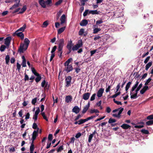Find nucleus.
Segmentation results:
<instances>
[{
	"mask_svg": "<svg viewBox=\"0 0 153 153\" xmlns=\"http://www.w3.org/2000/svg\"><path fill=\"white\" fill-rule=\"evenodd\" d=\"M7 47L6 45H1L0 48V51L1 52L4 51Z\"/></svg>",
	"mask_w": 153,
	"mask_h": 153,
	"instance_id": "7c9ffc66",
	"label": "nucleus"
},
{
	"mask_svg": "<svg viewBox=\"0 0 153 153\" xmlns=\"http://www.w3.org/2000/svg\"><path fill=\"white\" fill-rule=\"evenodd\" d=\"M152 62H149L148 63L146 66L145 69L147 71L149 68L152 66Z\"/></svg>",
	"mask_w": 153,
	"mask_h": 153,
	"instance_id": "bb28decb",
	"label": "nucleus"
},
{
	"mask_svg": "<svg viewBox=\"0 0 153 153\" xmlns=\"http://www.w3.org/2000/svg\"><path fill=\"white\" fill-rule=\"evenodd\" d=\"M137 87L134 85L131 88V89L130 90V94L131 96V95H132V92L135 90V89L137 88Z\"/></svg>",
	"mask_w": 153,
	"mask_h": 153,
	"instance_id": "79ce46f5",
	"label": "nucleus"
},
{
	"mask_svg": "<svg viewBox=\"0 0 153 153\" xmlns=\"http://www.w3.org/2000/svg\"><path fill=\"white\" fill-rule=\"evenodd\" d=\"M36 76V77L35 78V80L36 83H38L42 79V77L40 75V74H39Z\"/></svg>",
	"mask_w": 153,
	"mask_h": 153,
	"instance_id": "5701e85b",
	"label": "nucleus"
},
{
	"mask_svg": "<svg viewBox=\"0 0 153 153\" xmlns=\"http://www.w3.org/2000/svg\"><path fill=\"white\" fill-rule=\"evenodd\" d=\"M65 68L64 70L66 71L67 73H68L72 71L73 69L72 66L71 65H66L65 66Z\"/></svg>",
	"mask_w": 153,
	"mask_h": 153,
	"instance_id": "1a4fd4ad",
	"label": "nucleus"
},
{
	"mask_svg": "<svg viewBox=\"0 0 153 153\" xmlns=\"http://www.w3.org/2000/svg\"><path fill=\"white\" fill-rule=\"evenodd\" d=\"M62 11L61 10H60L57 13L56 18L57 20H58L59 17L60 16Z\"/></svg>",
	"mask_w": 153,
	"mask_h": 153,
	"instance_id": "c9c22d12",
	"label": "nucleus"
},
{
	"mask_svg": "<svg viewBox=\"0 0 153 153\" xmlns=\"http://www.w3.org/2000/svg\"><path fill=\"white\" fill-rule=\"evenodd\" d=\"M96 95V94L95 93H94L93 94L92 96H91L90 100L91 101H92L93 100H94L95 99V97Z\"/></svg>",
	"mask_w": 153,
	"mask_h": 153,
	"instance_id": "8fccbe9b",
	"label": "nucleus"
},
{
	"mask_svg": "<svg viewBox=\"0 0 153 153\" xmlns=\"http://www.w3.org/2000/svg\"><path fill=\"white\" fill-rule=\"evenodd\" d=\"M56 42H58V43H55V44H58V47L63 48L65 45V40L63 39H61L57 41Z\"/></svg>",
	"mask_w": 153,
	"mask_h": 153,
	"instance_id": "6e6552de",
	"label": "nucleus"
},
{
	"mask_svg": "<svg viewBox=\"0 0 153 153\" xmlns=\"http://www.w3.org/2000/svg\"><path fill=\"white\" fill-rule=\"evenodd\" d=\"M121 93L119 91L117 93H116L114 94L113 95L109 97V98H116V97H117Z\"/></svg>",
	"mask_w": 153,
	"mask_h": 153,
	"instance_id": "473e14b6",
	"label": "nucleus"
},
{
	"mask_svg": "<svg viewBox=\"0 0 153 153\" xmlns=\"http://www.w3.org/2000/svg\"><path fill=\"white\" fill-rule=\"evenodd\" d=\"M23 111L22 110H21L18 113V114L20 117H22L23 118L24 117V116H23Z\"/></svg>",
	"mask_w": 153,
	"mask_h": 153,
	"instance_id": "49530a36",
	"label": "nucleus"
},
{
	"mask_svg": "<svg viewBox=\"0 0 153 153\" xmlns=\"http://www.w3.org/2000/svg\"><path fill=\"white\" fill-rule=\"evenodd\" d=\"M90 107V103L88 102L87 105H86L85 107L83 108L82 113L83 114L85 113L87 111L88 109Z\"/></svg>",
	"mask_w": 153,
	"mask_h": 153,
	"instance_id": "f3484780",
	"label": "nucleus"
},
{
	"mask_svg": "<svg viewBox=\"0 0 153 153\" xmlns=\"http://www.w3.org/2000/svg\"><path fill=\"white\" fill-rule=\"evenodd\" d=\"M137 87L134 85L131 88V89L130 90V94L131 96V95H132V92L135 90V89L137 88Z\"/></svg>",
	"mask_w": 153,
	"mask_h": 153,
	"instance_id": "a19ab883",
	"label": "nucleus"
},
{
	"mask_svg": "<svg viewBox=\"0 0 153 153\" xmlns=\"http://www.w3.org/2000/svg\"><path fill=\"white\" fill-rule=\"evenodd\" d=\"M113 101L115 103H116L117 105H122V103H121V102L118 101L117 100H116L115 99H113Z\"/></svg>",
	"mask_w": 153,
	"mask_h": 153,
	"instance_id": "603ef678",
	"label": "nucleus"
},
{
	"mask_svg": "<svg viewBox=\"0 0 153 153\" xmlns=\"http://www.w3.org/2000/svg\"><path fill=\"white\" fill-rule=\"evenodd\" d=\"M146 124L147 126H150L153 124V121L152 120H150L146 122Z\"/></svg>",
	"mask_w": 153,
	"mask_h": 153,
	"instance_id": "ea45409f",
	"label": "nucleus"
},
{
	"mask_svg": "<svg viewBox=\"0 0 153 153\" xmlns=\"http://www.w3.org/2000/svg\"><path fill=\"white\" fill-rule=\"evenodd\" d=\"M103 22V21L102 19L97 20L96 22V25H99Z\"/></svg>",
	"mask_w": 153,
	"mask_h": 153,
	"instance_id": "13d9d810",
	"label": "nucleus"
},
{
	"mask_svg": "<svg viewBox=\"0 0 153 153\" xmlns=\"http://www.w3.org/2000/svg\"><path fill=\"white\" fill-rule=\"evenodd\" d=\"M26 25L25 24L22 27H20L18 30H17L19 31H24L26 29Z\"/></svg>",
	"mask_w": 153,
	"mask_h": 153,
	"instance_id": "f704fd0d",
	"label": "nucleus"
},
{
	"mask_svg": "<svg viewBox=\"0 0 153 153\" xmlns=\"http://www.w3.org/2000/svg\"><path fill=\"white\" fill-rule=\"evenodd\" d=\"M96 133V131H94V132L91 134L88 137V142L89 143H90L92 139V138L93 137V136Z\"/></svg>",
	"mask_w": 153,
	"mask_h": 153,
	"instance_id": "4be33fe9",
	"label": "nucleus"
},
{
	"mask_svg": "<svg viewBox=\"0 0 153 153\" xmlns=\"http://www.w3.org/2000/svg\"><path fill=\"white\" fill-rule=\"evenodd\" d=\"M22 67H26V61L25 57L24 56H22Z\"/></svg>",
	"mask_w": 153,
	"mask_h": 153,
	"instance_id": "aec40b11",
	"label": "nucleus"
},
{
	"mask_svg": "<svg viewBox=\"0 0 153 153\" xmlns=\"http://www.w3.org/2000/svg\"><path fill=\"white\" fill-rule=\"evenodd\" d=\"M71 40L68 41V42L66 47L68 50L75 51L77 50L79 48L82 47L83 43L81 39L78 40L77 43L74 46Z\"/></svg>",
	"mask_w": 153,
	"mask_h": 153,
	"instance_id": "f257e3e1",
	"label": "nucleus"
},
{
	"mask_svg": "<svg viewBox=\"0 0 153 153\" xmlns=\"http://www.w3.org/2000/svg\"><path fill=\"white\" fill-rule=\"evenodd\" d=\"M63 48L58 47V48H57L58 53H59L61 52H63V51H62Z\"/></svg>",
	"mask_w": 153,
	"mask_h": 153,
	"instance_id": "6e6d98bb",
	"label": "nucleus"
},
{
	"mask_svg": "<svg viewBox=\"0 0 153 153\" xmlns=\"http://www.w3.org/2000/svg\"><path fill=\"white\" fill-rule=\"evenodd\" d=\"M121 127L125 129H127L129 128L130 129L131 128V126L130 125L126 123H123L121 126Z\"/></svg>",
	"mask_w": 153,
	"mask_h": 153,
	"instance_id": "2eb2a0df",
	"label": "nucleus"
},
{
	"mask_svg": "<svg viewBox=\"0 0 153 153\" xmlns=\"http://www.w3.org/2000/svg\"><path fill=\"white\" fill-rule=\"evenodd\" d=\"M142 85H143L142 83H140L139 85L136 90L135 94L131 95V99H136L138 97V96H137L138 92L142 87Z\"/></svg>",
	"mask_w": 153,
	"mask_h": 153,
	"instance_id": "7ed1b4c3",
	"label": "nucleus"
},
{
	"mask_svg": "<svg viewBox=\"0 0 153 153\" xmlns=\"http://www.w3.org/2000/svg\"><path fill=\"white\" fill-rule=\"evenodd\" d=\"M101 30V29L100 28H95L93 30V33H97L99 31Z\"/></svg>",
	"mask_w": 153,
	"mask_h": 153,
	"instance_id": "e433bc0d",
	"label": "nucleus"
},
{
	"mask_svg": "<svg viewBox=\"0 0 153 153\" xmlns=\"http://www.w3.org/2000/svg\"><path fill=\"white\" fill-rule=\"evenodd\" d=\"M131 84V82H129L127 84V85H126L125 90L126 91V93H127V91L129 88L130 85Z\"/></svg>",
	"mask_w": 153,
	"mask_h": 153,
	"instance_id": "cd10ccee",
	"label": "nucleus"
},
{
	"mask_svg": "<svg viewBox=\"0 0 153 153\" xmlns=\"http://www.w3.org/2000/svg\"><path fill=\"white\" fill-rule=\"evenodd\" d=\"M10 59V57L9 55H7L6 56L5 60L6 61V63L7 64H9V61Z\"/></svg>",
	"mask_w": 153,
	"mask_h": 153,
	"instance_id": "2f4dec72",
	"label": "nucleus"
},
{
	"mask_svg": "<svg viewBox=\"0 0 153 153\" xmlns=\"http://www.w3.org/2000/svg\"><path fill=\"white\" fill-rule=\"evenodd\" d=\"M147 119L148 120H152L153 119V114L149 115L147 117Z\"/></svg>",
	"mask_w": 153,
	"mask_h": 153,
	"instance_id": "5fc2aeb1",
	"label": "nucleus"
},
{
	"mask_svg": "<svg viewBox=\"0 0 153 153\" xmlns=\"http://www.w3.org/2000/svg\"><path fill=\"white\" fill-rule=\"evenodd\" d=\"M82 116L80 114H78L77 116L76 117V118L74 119V121H76L78 120L79 118H80Z\"/></svg>",
	"mask_w": 153,
	"mask_h": 153,
	"instance_id": "0e129e2a",
	"label": "nucleus"
},
{
	"mask_svg": "<svg viewBox=\"0 0 153 153\" xmlns=\"http://www.w3.org/2000/svg\"><path fill=\"white\" fill-rule=\"evenodd\" d=\"M149 89L148 86H145L140 90V93L141 94H143Z\"/></svg>",
	"mask_w": 153,
	"mask_h": 153,
	"instance_id": "6ab92c4d",
	"label": "nucleus"
},
{
	"mask_svg": "<svg viewBox=\"0 0 153 153\" xmlns=\"http://www.w3.org/2000/svg\"><path fill=\"white\" fill-rule=\"evenodd\" d=\"M120 108H121L119 110V111L118 114V115L120 117L121 116L120 114H121L122 112L124 110V108H122L121 107H120Z\"/></svg>",
	"mask_w": 153,
	"mask_h": 153,
	"instance_id": "a18cd8bd",
	"label": "nucleus"
},
{
	"mask_svg": "<svg viewBox=\"0 0 153 153\" xmlns=\"http://www.w3.org/2000/svg\"><path fill=\"white\" fill-rule=\"evenodd\" d=\"M141 132L145 134H149V131H148L145 129H142L141 130Z\"/></svg>",
	"mask_w": 153,
	"mask_h": 153,
	"instance_id": "37998d69",
	"label": "nucleus"
},
{
	"mask_svg": "<svg viewBox=\"0 0 153 153\" xmlns=\"http://www.w3.org/2000/svg\"><path fill=\"white\" fill-rule=\"evenodd\" d=\"M100 11H98L97 10H91L89 11V14H99Z\"/></svg>",
	"mask_w": 153,
	"mask_h": 153,
	"instance_id": "b1692460",
	"label": "nucleus"
},
{
	"mask_svg": "<svg viewBox=\"0 0 153 153\" xmlns=\"http://www.w3.org/2000/svg\"><path fill=\"white\" fill-rule=\"evenodd\" d=\"M39 129V128H38V130H34L33 131L32 134V138H33V139H36V137L38 135V132Z\"/></svg>",
	"mask_w": 153,
	"mask_h": 153,
	"instance_id": "4468645a",
	"label": "nucleus"
},
{
	"mask_svg": "<svg viewBox=\"0 0 153 153\" xmlns=\"http://www.w3.org/2000/svg\"><path fill=\"white\" fill-rule=\"evenodd\" d=\"M57 48V46L56 45H55L51 51V53H55L54 52L56 51Z\"/></svg>",
	"mask_w": 153,
	"mask_h": 153,
	"instance_id": "3c124183",
	"label": "nucleus"
},
{
	"mask_svg": "<svg viewBox=\"0 0 153 153\" xmlns=\"http://www.w3.org/2000/svg\"><path fill=\"white\" fill-rule=\"evenodd\" d=\"M40 111V110L39 108L38 107V108L37 109L36 111L35 112V114L38 115V114L39 113Z\"/></svg>",
	"mask_w": 153,
	"mask_h": 153,
	"instance_id": "338daca9",
	"label": "nucleus"
},
{
	"mask_svg": "<svg viewBox=\"0 0 153 153\" xmlns=\"http://www.w3.org/2000/svg\"><path fill=\"white\" fill-rule=\"evenodd\" d=\"M72 77L71 76H68L66 77L65 79L66 85L65 87H69L71 84Z\"/></svg>",
	"mask_w": 153,
	"mask_h": 153,
	"instance_id": "20e7f679",
	"label": "nucleus"
},
{
	"mask_svg": "<svg viewBox=\"0 0 153 153\" xmlns=\"http://www.w3.org/2000/svg\"><path fill=\"white\" fill-rule=\"evenodd\" d=\"M104 89L103 88H100L98 91L97 95L98 97H100L102 96V94L104 92Z\"/></svg>",
	"mask_w": 153,
	"mask_h": 153,
	"instance_id": "9d476101",
	"label": "nucleus"
},
{
	"mask_svg": "<svg viewBox=\"0 0 153 153\" xmlns=\"http://www.w3.org/2000/svg\"><path fill=\"white\" fill-rule=\"evenodd\" d=\"M100 112L97 109H91L90 111V113L91 114H93L94 113H99Z\"/></svg>",
	"mask_w": 153,
	"mask_h": 153,
	"instance_id": "c756f323",
	"label": "nucleus"
},
{
	"mask_svg": "<svg viewBox=\"0 0 153 153\" xmlns=\"http://www.w3.org/2000/svg\"><path fill=\"white\" fill-rule=\"evenodd\" d=\"M65 27H64L59 29L58 30V34H60L63 32L65 30Z\"/></svg>",
	"mask_w": 153,
	"mask_h": 153,
	"instance_id": "a878e982",
	"label": "nucleus"
},
{
	"mask_svg": "<svg viewBox=\"0 0 153 153\" xmlns=\"http://www.w3.org/2000/svg\"><path fill=\"white\" fill-rule=\"evenodd\" d=\"M63 149V145L60 146L57 149V152H61L62 150Z\"/></svg>",
	"mask_w": 153,
	"mask_h": 153,
	"instance_id": "09e8293b",
	"label": "nucleus"
},
{
	"mask_svg": "<svg viewBox=\"0 0 153 153\" xmlns=\"http://www.w3.org/2000/svg\"><path fill=\"white\" fill-rule=\"evenodd\" d=\"M36 101L37 98L36 97L32 99L31 103L33 105H35V103L36 102Z\"/></svg>",
	"mask_w": 153,
	"mask_h": 153,
	"instance_id": "864d4df0",
	"label": "nucleus"
},
{
	"mask_svg": "<svg viewBox=\"0 0 153 153\" xmlns=\"http://www.w3.org/2000/svg\"><path fill=\"white\" fill-rule=\"evenodd\" d=\"M62 1L63 0H59L55 3V5L56 6L59 5L62 2Z\"/></svg>",
	"mask_w": 153,
	"mask_h": 153,
	"instance_id": "4d7b16f0",
	"label": "nucleus"
},
{
	"mask_svg": "<svg viewBox=\"0 0 153 153\" xmlns=\"http://www.w3.org/2000/svg\"><path fill=\"white\" fill-rule=\"evenodd\" d=\"M151 80L152 79L150 78H149L145 82V85H147L150 82Z\"/></svg>",
	"mask_w": 153,
	"mask_h": 153,
	"instance_id": "680f3d73",
	"label": "nucleus"
},
{
	"mask_svg": "<svg viewBox=\"0 0 153 153\" xmlns=\"http://www.w3.org/2000/svg\"><path fill=\"white\" fill-rule=\"evenodd\" d=\"M90 93H86L84 94L82 96V99L85 100H88L90 96Z\"/></svg>",
	"mask_w": 153,
	"mask_h": 153,
	"instance_id": "9b49d317",
	"label": "nucleus"
},
{
	"mask_svg": "<svg viewBox=\"0 0 153 153\" xmlns=\"http://www.w3.org/2000/svg\"><path fill=\"white\" fill-rule=\"evenodd\" d=\"M111 88V86L110 85H109L108 87L106 88L105 90V92L106 93H108L109 91H110Z\"/></svg>",
	"mask_w": 153,
	"mask_h": 153,
	"instance_id": "774afa93",
	"label": "nucleus"
},
{
	"mask_svg": "<svg viewBox=\"0 0 153 153\" xmlns=\"http://www.w3.org/2000/svg\"><path fill=\"white\" fill-rule=\"evenodd\" d=\"M72 96L71 95H68L66 96L65 98V102L68 103L72 101Z\"/></svg>",
	"mask_w": 153,
	"mask_h": 153,
	"instance_id": "dca6fc26",
	"label": "nucleus"
},
{
	"mask_svg": "<svg viewBox=\"0 0 153 153\" xmlns=\"http://www.w3.org/2000/svg\"><path fill=\"white\" fill-rule=\"evenodd\" d=\"M81 133L80 132H78L76 134L75 136V137L76 138H78L81 136Z\"/></svg>",
	"mask_w": 153,
	"mask_h": 153,
	"instance_id": "69168bd1",
	"label": "nucleus"
},
{
	"mask_svg": "<svg viewBox=\"0 0 153 153\" xmlns=\"http://www.w3.org/2000/svg\"><path fill=\"white\" fill-rule=\"evenodd\" d=\"M84 29L83 28L81 29L79 31V35L81 36L83 35V33H84Z\"/></svg>",
	"mask_w": 153,
	"mask_h": 153,
	"instance_id": "c03bdc74",
	"label": "nucleus"
},
{
	"mask_svg": "<svg viewBox=\"0 0 153 153\" xmlns=\"http://www.w3.org/2000/svg\"><path fill=\"white\" fill-rule=\"evenodd\" d=\"M19 31H16L14 33L13 35H16L17 36L20 37L21 39L22 40L24 39V35L22 32H19Z\"/></svg>",
	"mask_w": 153,
	"mask_h": 153,
	"instance_id": "0eeeda50",
	"label": "nucleus"
},
{
	"mask_svg": "<svg viewBox=\"0 0 153 153\" xmlns=\"http://www.w3.org/2000/svg\"><path fill=\"white\" fill-rule=\"evenodd\" d=\"M16 65H17V69H18V71H19L20 68H21V65L18 62H17V63Z\"/></svg>",
	"mask_w": 153,
	"mask_h": 153,
	"instance_id": "e2e57ef3",
	"label": "nucleus"
},
{
	"mask_svg": "<svg viewBox=\"0 0 153 153\" xmlns=\"http://www.w3.org/2000/svg\"><path fill=\"white\" fill-rule=\"evenodd\" d=\"M48 140L51 141L53 139V135L52 134H49L48 135Z\"/></svg>",
	"mask_w": 153,
	"mask_h": 153,
	"instance_id": "de8ad7c7",
	"label": "nucleus"
},
{
	"mask_svg": "<svg viewBox=\"0 0 153 153\" xmlns=\"http://www.w3.org/2000/svg\"><path fill=\"white\" fill-rule=\"evenodd\" d=\"M80 111L79 108L77 106H75L73 108L72 111L77 114Z\"/></svg>",
	"mask_w": 153,
	"mask_h": 153,
	"instance_id": "ddd939ff",
	"label": "nucleus"
},
{
	"mask_svg": "<svg viewBox=\"0 0 153 153\" xmlns=\"http://www.w3.org/2000/svg\"><path fill=\"white\" fill-rule=\"evenodd\" d=\"M116 120L115 119H113L112 118H110L108 121V123H109L111 124L113 123L116 122Z\"/></svg>",
	"mask_w": 153,
	"mask_h": 153,
	"instance_id": "72a5a7b5",
	"label": "nucleus"
},
{
	"mask_svg": "<svg viewBox=\"0 0 153 153\" xmlns=\"http://www.w3.org/2000/svg\"><path fill=\"white\" fill-rule=\"evenodd\" d=\"M88 24L87 20L84 19L82 20L80 23V25L81 26H85Z\"/></svg>",
	"mask_w": 153,
	"mask_h": 153,
	"instance_id": "a211bd4d",
	"label": "nucleus"
},
{
	"mask_svg": "<svg viewBox=\"0 0 153 153\" xmlns=\"http://www.w3.org/2000/svg\"><path fill=\"white\" fill-rule=\"evenodd\" d=\"M44 3H43V4H41V3H39L40 5L43 8H45L46 7V5H49L50 4H52V0H47L45 1L44 0Z\"/></svg>",
	"mask_w": 153,
	"mask_h": 153,
	"instance_id": "423d86ee",
	"label": "nucleus"
},
{
	"mask_svg": "<svg viewBox=\"0 0 153 153\" xmlns=\"http://www.w3.org/2000/svg\"><path fill=\"white\" fill-rule=\"evenodd\" d=\"M31 70L32 73L35 76L36 75L39 74L36 71V70L34 68H32Z\"/></svg>",
	"mask_w": 153,
	"mask_h": 153,
	"instance_id": "4c0bfd02",
	"label": "nucleus"
},
{
	"mask_svg": "<svg viewBox=\"0 0 153 153\" xmlns=\"http://www.w3.org/2000/svg\"><path fill=\"white\" fill-rule=\"evenodd\" d=\"M32 128L34 129H38V126L36 123H34L33 125Z\"/></svg>",
	"mask_w": 153,
	"mask_h": 153,
	"instance_id": "bf43d9fd",
	"label": "nucleus"
},
{
	"mask_svg": "<svg viewBox=\"0 0 153 153\" xmlns=\"http://www.w3.org/2000/svg\"><path fill=\"white\" fill-rule=\"evenodd\" d=\"M30 41L27 38L25 39L24 43H21L18 49V52L20 53H23L24 51H26L29 46Z\"/></svg>",
	"mask_w": 153,
	"mask_h": 153,
	"instance_id": "f03ea898",
	"label": "nucleus"
},
{
	"mask_svg": "<svg viewBox=\"0 0 153 153\" xmlns=\"http://www.w3.org/2000/svg\"><path fill=\"white\" fill-rule=\"evenodd\" d=\"M150 56H148L147 57V58L144 61V63L145 64L147 63L148 62L149 60L150 59Z\"/></svg>",
	"mask_w": 153,
	"mask_h": 153,
	"instance_id": "052dcab7",
	"label": "nucleus"
},
{
	"mask_svg": "<svg viewBox=\"0 0 153 153\" xmlns=\"http://www.w3.org/2000/svg\"><path fill=\"white\" fill-rule=\"evenodd\" d=\"M72 60L73 59L72 58H69L64 63V65L66 66V65H70L69 64Z\"/></svg>",
	"mask_w": 153,
	"mask_h": 153,
	"instance_id": "393cba45",
	"label": "nucleus"
},
{
	"mask_svg": "<svg viewBox=\"0 0 153 153\" xmlns=\"http://www.w3.org/2000/svg\"><path fill=\"white\" fill-rule=\"evenodd\" d=\"M16 3L14 4L12 7L10 8V10H13L19 6V4L20 2V0H15Z\"/></svg>",
	"mask_w": 153,
	"mask_h": 153,
	"instance_id": "f8f14e48",
	"label": "nucleus"
},
{
	"mask_svg": "<svg viewBox=\"0 0 153 153\" xmlns=\"http://www.w3.org/2000/svg\"><path fill=\"white\" fill-rule=\"evenodd\" d=\"M27 9V7L26 5H24L23 6V8L21 10V11H20L19 13V14H22Z\"/></svg>",
	"mask_w": 153,
	"mask_h": 153,
	"instance_id": "c85d7f7f",
	"label": "nucleus"
},
{
	"mask_svg": "<svg viewBox=\"0 0 153 153\" xmlns=\"http://www.w3.org/2000/svg\"><path fill=\"white\" fill-rule=\"evenodd\" d=\"M11 40V36H8L4 39V44L6 45L7 48L9 47Z\"/></svg>",
	"mask_w": 153,
	"mask_h": 153,
	"instance_id": "39448f33",
	"label": "nucleus"
},
{
	"mask_svg": "<svg viewBox=\"0 0 153 153\" xmlns=\"http://www.w3.org/2000/svg\"><path fill=\"white\" fill-rule=\"evenodd\" d=\"M66 18L65 15V14H63L60 18V20L61 21V24L65 23V21Z\"/></svg>",
	"mask_w": 153,
	"mask_h": 153,
	"instance_id": "412c9836",
	"label": "nucleus"
},
{
	"mask_svg": "<svg viewBox=\"0 0 153 153\" xmlns=\"http://www.w3.org/2000/svg\"><path fill=\"white\" fill-rule=\"evenodd\" d=\"M24 75L25 77L24 79L25 81H28L29 79L28 76L26 74V73H25Z\"/></svg>",
	"mask_w": 153,
	"mask_h": 153,
	"instance_id": "58836bf2",
	"label": "nucleus"
}]
</instances>
